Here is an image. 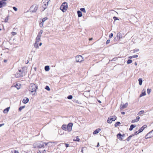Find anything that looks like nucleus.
Masks as SVG:
<instances>
[{
    "label": "nucleus",
    "mask_w": 153,
    "mask_h": 153,
    "mask_svg": "<svg viewBox=\"0 0 153 153\" xmlns=\"http://www.w3.org/2000/svg\"><path fill=\"white\" fill-rule=\"evenodd\" d=\"M67 125H63L62 126V128L64 130H67Z\"/></svg>",
    "instance_id": "aec40b11"
},
{
    "label": "nucleus",
    "mask_w": 153,
    "mask_h": 153,
    "mask_svg": "<svg viewBox=\"0 0 153 153\" xmlns=\"http://www.w3.org/2000/svg\"><path fill=\"white\" fill-rule=\"evenodd\" d=\"M140 117L139 116H137V117L136 118V119H134L132 120L131 121V123H134L135 122H137L139 121V119H140Z\"/></svg>",
    "instance_id": "f8f14e48"
},
{
    "label": "nucleus",
    "mask_w": 153,
    "mask_h": 153,
    "mask_svg": "<svg viewBox=\"0 0 153 153\" xmlns=\"http://www.w3.org/2000/svg\"><path fill=\"white\" fill-rule=\"evenodd\" d=\"M125 36L123 33H122L120 32L118 33L117 35V39L118 40H120V39H122L123 37H124Z\"/></svg>",
    "instance_id": "6e6552de"
},
{
    "label": "nucleus",
    "mask_w": 153,
    "mask_h": 153,
    "mask_svg": "<svg viewBox=\"0 0 153 153\" xmlns=\"http://www.w3.org/2000/svg\"><path fill=\"white\" fill-rule=\"evenodd\" d=\"M25 106H22L20 107L19 108V111H21L23 109L25 108Z\"/></svg>",
    "instance_id": "473e14b6"
},
{
    "label": "nucleus",
    "mask_w": 153,
    "mask_h": 153,
    "mask_svg": "<svg viewBox=\"0 0 153 153\" xmlns=\"http://www.w3.org/2000/svg\"><path fill=\"white\" fill-rule=\"evenodd\" d=\"M73 98V96L71 95H68L67 97V98L69 100H71Z\"/></svg>",
    "instance_id": "58836bf2"
},
{
    "label": "nucleus",
    "mask_w": 153,
    "mask_h": 153,
    "mask_svg": "<svg viewBox=\"0 0 153 153\" xmlns=\"http://www.w3.org/2000/svg\"><path fill=\"white\" fill-rule=\"evenodd\" d=\"M153 132V130L148 133L145 136L146 139H147L153 137V134L150 135Z\"/></svg>",
    "instance_id": "1a4fd4ad"
},
{
    "label": "nucleus",
    "mask_w": 153,
    "mask_h": 153,
    "mask_svg": "<svg viewBox=\"0 0 153 153\" xmlns=\"http://www.w3.org/2000/svg\"><path fill=\"white\" fill-rule=\"evenodd\" d=\"M136 126L133 125L131 124L130 126V128H129V130L130 131H132L133 129Z\"/></svg>",
    "instance_id": "6ab92c4d"
},
{
    "label": "nucleus",
    "mask_w": 153,
    "mask_h": 153,
    "mask_svg": "<svg viewBox=\"0 0 153 153\" xmlns=\"http://www.w3.org/2000/svg\"><path fill=\"white\" fill-rule=\"evenodd\" d=\"M45 89L48 91H50V89L48 85L46 86L45 87Z\"/></svg>",
    "instance_id": "f704fd0d"
},
{
    "label": "nucleus",
    "mask_w": 153,
    "mask_h": 153,
    "mask_svg": "<svg viewBox=\"0 0 153 153\" xmlns=\"http://www.w3.org/2000/svg\"><path fill=\"white\" fill-rule=\"evenodd\" d=\"M146 94L145 91H144L143 92H142L141 94H140V97H141L142 96H144L146 95Z\"/></svg>",
    "instance_id": "393cba45"
},
{
    "label": "nucleus",
    "mask_w": 153,
    "mask_h": 153,
    "mask_svg": "<svg viewBox=\"0 0 153 153\" xmlns=\"http://www.w3.org/2000/svg\"><path fill=\"white\" fill-rule=\"evenodd\" d=\"M44 23L42 22H41L39 24V26L40 27H42L43 26Z\"/></svg>",
    "instance_id": "a18cd8bd"
},
{
    "label": "nucleus",
    "mask_w": 153,
    "mask_h": 153,
    "mask_svg": "<svg viewBox=\"0 0 153 153\" xmlns=\"http://www.w3.org/2000/svg\"><path fill=\"white\" fill-rule=\"evenodd\" d=\"M121 114L123 115H124L125 114V112L124 111H122L121 112Z\"/></svg>",
    "instance_id": "bf43d9fd"
},
{
    "label": "nucleus",
    "mask_w": 153,
    "mask_h": 153,
    "mask_svg": "<svg viewBox=\"0 0 153 153\" xmlns=\"http://www.w3.org/2000/svg\"><path fill=\"white\" fill-rule=\"evenodd\" d=\"M99 144H100L99 143H98L97 145L96 146L97 147H98L99 146H100Z\"/></svg>",
    "instance_id": "680f3d73"
},
{
    "label": "nucleus",
    "mask_w": 153,
    "mask_h": 153,
    "mask_svg": "<svg viewBox=\"0 0 153 153\" xmlns=\"http://www.w3.org/2000/svg\"><path fill=\"white\" fill-rule=\"evenodd\" d=\"M113 19H114V21L119 20L118 18L116 16H114L113 17Z\"/></svg>",
    "instance_id": "79ce46f5"
},
{
    "label": "nucleus",
    "mask_w": 153,
    "mask_h": 153,
    "mask_svg": "<svg viewBox=\"0 0 153 153\" xmlns=\"http://www.w3.org/2000/svg\"><path fill=\"white\" fill-rule=\"evenodd\" d=\"M144 111H143V110H142V111H140L139 112V113H138V114H140V115H141V114H143V113H144Z\"/></svg>",
    "instance_id": "ea45409f"
},
{
    "label": "nucleus",
    "mask_w": 153,
    "mask_h": 153,
    "mask_svg": "<svg viewBox=\"0 0 153 153\" xmlns=\"http://www.w3.org/2000/svg\"><path fill=\"white\" fill-rule=\"evenodd\" d=\"M151 91V89L149 88H148L147 89V93L148 94H150Z\"/></svg>",
    "instance_id": "4c0bfd02"
},
{
    "label": "nucleus",
    "mask_w": 153,
    "mask_h": 153,
    "mask_svg": "<svg viewBox=\"0 0 153 153\" xmlns=\"http://www.w3.org/2000/svg\"><path fill=\"white\" fill-rule=\"evenodd\" d=\"M110 118L112 121H114L117 119V117L115 115L113 116Z\"/></svg>",
    "instance_id": "a211bd4d"
},
{
    "label": "nucleus",
    "mask_w": 153,
    "mask_h": 153,
    "mask_svg": "<svg viewBox=\"0 0 153 153\" xmlns=\"http://www.w3.org/2000/svg\"><path fill=\"white\" fill-rule=\"evenodd\" d=\"M128 106V103H126L125 104H121L120 109H123L126 108Z\"/></svg>",
    "instance_id": "9b49d317"
},
{
    "label": "nucleus",
    "mask_w": 153,
    "mask_h": 153,
    "mask_svg": "<svg viewBox=\"0 0 153 153\" xmlns=\"http://www.w3.org/2000/svg\"><path fill=\"white\" fill-rule=\"evenodd\" d=\"M6 3L3 1H0V8L3 7L5 6L6 5Z\"/></svg>",
    "instance_id": "9d476101"
},
{
    "label": "nucleus",
    "mask_w": 153,
    "mask_h": 153,
    "mask_svg": "<svg viewBox=\"0 0 153 153\" xmlns=\"http://www.w3.org/2000/svg\"><path fill=\"white\" fill-rule=\"evenodd\" d=\"M33 146L35 148H41L44 146V143L41 141H37L34 143Z\"/></svg>",
    "instance_id": "7ed1b4c3"
},
{
    "label": "nucleus",
    "mask_w": 153,
    "mask_h": 153,
    "mask_svg": "<svg viewBox=\"0 0 153 153\" xmlns=\"http://www.w3.org/2000/svg\"><path fill=\"white\" fill-rule=\"evenodd\" d=\"M75 102L76 103H78L79 104H81V103L79 101H78V100H75Z\"/></svg>",
    "instance_id": "603ef678"
},
{
    "label": "nucleus",
    "mask_w": 153,
    "mask_h": 153,
    "mask_svg": "<svg viewBox=\"0 0 153 153\" xmlns=\"http://www.w3.org/2000/svg\"><path fill=\"white\" fill-rule=\"evenodd\" d=\"M120 124V123L119 122H117L114 125V126L115 127H117L118 126H119Z\"/></svg>",
    "instance_id": "cd10ccee"
},
{
    "label": "nucleus",
    "mask_w": 153,
    "mask_h": 153,
    "mask_svg": "<svg viewBox=\"0 0 153 153\" xmlns=\"http://www.w3.org/2000/svg\"><path fill=\"white\" fill-rule=\"evenodd\" d=\"M11 153H19V152L17 151L13 150L11 151Z\"/></svg>",
    "instance_id": "e433bc0d"
},
{
    "label": "nucleus",
    "mask_w": 153,
    "mask_h": 153,
    "mask_svg": "<svg viewBox=\"0 0 153 153\" xmlns=\"http://www.w3.org/2000/svg\"><path fill=\"white\" fill-rule=\"evenodd\" d=\"M80 140V139L79 138L78 136H77L76 137V139L75 140H74L75 141H79Z\"/></svg>",
    "instance_id": "37998d69"
},
{
    "label": "nucleus",
    "mask_w": 153,
    "mask_h": 153,
    "mask_svg": "<svg viewBox=\"0 0 153 153\" xmlns=\"http://www.w3.org/2000/svg\"><path fill=\"white\" fill-rule=\"evenodd\" d=\"M40 38L36 37V41L35 42L38 43L40 41Z\"/></svg>",
    "instance_id": "c85d7f7f"
},
{
    "label": "nucleus",
    "mask_w": 153,
    "mask_h": 153,
    "mask_svg": "<svg viewBox=\"0 0 153 153\" xmlns=\"http://www.w3.org/2000/svg\"><path fill=\"white\" fill-rule=\"evenodd\" d=\"M147 127V126L146 125H143L142 127L144 128V129H145V128H146Z\"/></svg>",
    "instance_id": "13d9d810"
},
{
    "label": "nucleus",
    "mask_w": 153,
    "mask_h": 153,
    "mask_svg": "<svg viewBox=\"0 0 153 153\" xmlns=\"http://www.w3.org/2000/svg\"><path fill=\"white\" fill-rule=\"evenodd\" d=\"M13 9L16 11L18 10V9L15 7H13Z\"/></svg>",
    "instance_id": "8fccbe9b"
},
{
    "label": "nucleus",
    "mask_w": 153,
    "mask_h": 153,
    "mask_svg": "<svg viewBox=\"0 0 153 153\" xmlns=\"http://www.w3.org/2000/svg\"><path fill=\"white\" fill-rule=\"evenodd\" d=\"M25 67H23L21 69L19 70L18 72L15 75V77L19 78L25 76L27 73V71L25 70Z\"/></svg>",
    "instance_id": "f257e3e1"
},
{
    "label": "nucleus",
    "mask_w": 153,
    "mask_h": 153,
    "mask_svg": "<svg viewBox=\"0 0 153 153\" xmlns=\"http://www.w3.org/2000/svg\"><path fill=\"white\" fill-rule=\"evenodd\" d=\"M37 89V85L33 83H31L30 84L29 91L31 92V93H32L33 92H36Z\"/></svg>",
    "instance_id": "f03ea898"
},
{
    "label": "nucleus",
    "mask_w": 153,
    "mask_h": 153,
    "mask_svg": "<svg viewBox=\"0 0 153 153\" xmlns=\"http://www.w3.org/2000/svg\"><path fill=\"white\" fill-rule=\"evenodd\" d=\"M139 133V131H135L134 133V134H132V135H134H134H137V134H138L139 133Z\"/></svg>",
    "instance_id": "de8ad7c7"
},
{
    "label": "nucleus",
    "mask_w": 153,
    "mask_h": 153,
    "mask_svg": "<svg viewBox=\"0 0 153 153\" xmlns=\"http://www.w3.org/2000/svg\"><path fill=\"white\" fill-rule=\"evenodd\" d=\"M34 47L36 49L38 48H39L38 43L35 42V43H34Z\"/></svg>",
    "instance_id": "bb28decb"
},
{
    "label": "nucleus",
    "mask_w": 153,
    "mask_h": 153,
    "mask_svg": "<svg viewBox=\"0 0 153 153\" xmlns=\"http://www.w3.org/2000/svg\"><path fill=\"white\" fill-rule=\"evenodd\" d=\"M65 147L67 148L69 146V144L67 143H65Z\"/></svg>",
    "instance_id": "6e6d98bb"
},
{
    "label": "nucleus",
    "mask_w": 153,
    "mask_h": 153,
    "mask_svg": "<svg viewBox=\"0 0 153 153\" xmlns=\"http://www.w3.org/2000/svg\"><path fill=\"white\" fill-rule=\"evenodd\" d=\"M75 59L76 62H81L83 58L82 56L78 55L76 56Z\"/></svg>",
    "instance_id": "423d86ee"
},
{
    "label": "nucleus",
    "mask_w": 153,
    "mask_h": 153,
    "mask_svg": "<svg viewBox=\"0 0 153 153\" xmlns=\"http://www.w3.org/2000/svg\"><path fill=\"white\" fill-rule=\"evenodd\" d=\"M107 122L108 123H112V121L111 120V119L109 117L107 120Z\"/></svg>",
    "instance_id": "7c9ffc66"
},
{
    "label": "nucleus",
    "mask_w": 153,
    "mask_h": 153,
    "mask_svg": "<svg viewBox=\"0 0 153 153\" xmlns=\"http://www.w3.org/2000/svg\"><path fill=\"white\" fill-rule=\"evenodd\" d=\"M4 62H7V60L6 59H4Z\"/></svg>",
    "instance_id": "0e129e2a"
},
{
    "label": "nucleus",
    "mask_w": 153,
    "mask_h": 153,
    "mask_svg": "<svg viewBox=\"0 0 153 153\" xmlns=\"http://www.w3.org/2000/svg\"><path fill=\"white\" fill-rule=\"evenodd\" d=\"M38 7V5H33L32 6L30 9L32 13H34L36 12Z\"/></svg>",
    "instance_id": "39448f33"
},
{
    "label": "nucleus",
    "mask_w": 153,
    "mask_h": 153,
    "mask_svg": "<svg viewBox=\"0 0 153 153\" xmlns=\"http://www.w3.org/2000/svg\"><path fill=\"white\" fill-rule=\"evenodd\" d=\"M117 137L119 139L122 140L123 138H122V134L120 133H119L117 135Z\"/></svg>",
    "instance_id": "ddd939ff"
},
{
    "label": "nucleus",
    "mask_w": 153,
    "mask_h": 153,
    "mask_svg": "<svg viewBox=\"0 0 153 153\" xmlns=\"http://www.w3.org/2000/svg\"><path fill=\"white\" fill-rule=\"evenodd\" d=\"M134 136V135H131L130 136H129L126 139V140L127 141H129L131 139V138Z\"/></svg>",
    "instance_id": "b1692460"
},
{
    "label": "nucleus",
    "mask_w": 153,
    "mask_h": 153,
    "mask_svg": "<svg viewBox=\"0 0 153 153\" xmlns=\"http://www.w3.org/2000/svg\"><path fill=\"white\" fill-rule=\"evenodd\" d=\"M130 59H128V60L127 61V64H130L132 62V61Z\"/></svg>",
    "instance_id": "2f4dec72"
},
{
    "label": "nucleus",
    "mask_w": 153,
    "mask_h": 153,
    "mask_svg": "<svg viewBox=\"0 0 153 153\" xmlns=\"http://www.w3.org/2000/svg\"><path fill=\"white\" fill-rule=\"evenodd\" d=\"M41 35H42L41 34H40L39 33H38V35H37V37H38L40 38L41 37Z\"/></svg>",
    "instance_id": "864d4df0"
},
{
    "label": "nucleus",
    "mask_w": 153,
    "mask_h": 153,
    "mask_svg": "<svg viewBox=\"0 0 153 153\" xmlns=\"http://www.w3.org/2000/svg\"><path fill=\"white\" fill-rule=\"evenodd\" d=\"M4 123H3V124H0V127L2 126H4Z\"/></svg>",
    "instance_id": "052dcab7"
},
{
    "label": "nucleus",
    "mask_w": 153,
    "mask_h": 153,
    "mask_svg": "<svg viewBox=\"0 0 153 153\" xmlns=\"http://www.w3.org/2000/svg\"><path fill=\"white\" fill-rule=\"evenodd\" d=\"M9 17V16H7L5 18V19L4 20V22H7L8 21V18Z\"/></svg>",
    "instance_id": "a19ab883"
},
{
    "label": "nucleus",
    "mask_w": 153,
    "mask_h": 153,
    "mask_svg": "<svg viewBox=\"0 0 153 153\" xmlns=\"http://www.w3.org/2000/svg\"><path fill=\"white\" fill-rule=\"evenodd\" d=\"M144 129L142 127L138 130L139 133H141L144 130Z\"/></svg>",
    "instance_id": "72a5a7b5"
},
{
    "label": "nucleus",
    "mask_w": 153,
    "mask_h": 153,
    "mask_svg": "<svg viewBox=\"0 0 153 153\" xmlns=\"http://www.w3.org/2000/svg\"><path fill=\"white\" fill-rule=\"evenodd\" d=\"M73 124L72 123H69L67 125V130L68 131H71L72 129V127Z\"/></svg>",
    "instance_id": "0eeeda50"
},
{
    "label": "nucleus",
    "mask_w": 153,
    "mask_h": 153,
    "mask_svg": "<svg viewBox=\"0 0 153 153\" xmlns=\"http://www.w3.org/2000/svg\"><path fill=\"white\" fill-rule=\"evenodd\" d=\"M125 134H122V137H123L125 136Z\"/></svg>",
    "instance_id": "338daca9"
},
{
    "label": "nucleus",
    "mask_w": 153,
    "mask_h": 153,
    "mask_svg": "<svg viewBox=\"0 0 153 153\" xmlns=\"http://www.w3.org/2000/svg\"><path fill=\"white\" fill-rule=\"evenodd\" d=\"M42 42H40V43H39V46H41V45H42Z\"/></svg>",
    "instance_id": "e2e57ef3"
},
{
    "label": "nucleus",
    "mask_w": 153,
    "mask_h": 153,
    "mask_svg": "<svg viewBox=\"0 0 153 153\" xmlns=\"http://www.w3.org/2000/svg\"><path fill=\"white\" fill-rule=\"evenodd\" d=\"M68 6L67 3L65 2L62 4L60 7V9L63 12H65L67 10Z\"/></svg>",
    "instance_id": "20e7f679"
},
{
    "label": "nucleus",
    "mask_w": 153,
    "mask_h": 153,
    "mask_svg": "<svg viewBox=\"0 0 153 153\" xmlns=\"http://www.w3.org/2000/svg\"><path fill=\"white\" fill-rule=\"evenodd\" d=\"M77 13L78 17H80L82 16V13L80 11L78 10Z\"/></svg>",
    "instance_id": "f3484780"
},
{
    "label": "nucleus",
    "mask_w": 153,
    "mask_h": 153,
    "mask_svg": "<svg viewBox=\"0 0 153 153\" xmlns=\"http://www.w3.org/2000/svg\"><path fill=\"white\" fill-rule=\"evenodd\" d=\"M26 99H24L22 101V102L25 104L27 103L29 101V99L27 98H26Z\"/></svg>",
    "instance_id": "dca6fc26"
},
{
    "label": "nucleus",
    "mask_w": 153,
    "mask_h": 153,
    "mask_svg": "<svg viewBox=\"0 0 153 153\" xmlns=\"http://www.w3.org/2000/svg\"><path fill=\"white\" fill-rule=\"evenodd\" d=\"M11 33L12 35L14 36L16 34V33L14 32H12Z\"/></svg>",
    "instance_id": "3c124183"
},
{
    "label": "nucleus",
    "mask_w": 153,
    "mask_h": 153,
    "mask_svg": "<svg viewBox=\"0 0 153 153\" xmlns=\"http://www.w3.org/2000/svg\"><path fill=\"white\" fill-rule=\"evenodd\" d=\"M113 34L112 33H111L110 35H109V39L111 38L113 36Z\"/></svg>",
    "instance_id": "49530a36"
},
{
    "label": "nucleus",
    "mask_w": 153,
    "mask_h": 153,
    "mask_svg": "<svg viewBox=\"0 0 153 153\" xmlns=\"http://www.w3.org/2000/svg\"><path fill=\"white\" fill-rule=\"evenodd\" d=\"M48 18L47 17L44 18L42 20V22H44L46 20L48 19Z\"/></svg>",
    "instance_id": "c9c22d12"
},
{
    "label": "nucleus",
    "mask_w": 153,
    "mask_h": 153,
    "mask_svg": "<svg viewBox=\"0 0 153 153\" xmlns=\"http://www.w3.org/2000/svg\"><path fill=\"white\" fill-rule=\"evenodd\" d=\"M98 101L100 103H101V101L100 100H98Z\"/></svg>",
    "instance_id": "774afa93"
},
{
    "label": "nucleus",
    "mask_w": 153,
    "mask_h": 153,
    "mask_svg": "<svg viewBox=\"0 0 153 153\" xmlns=\"http://www.w3.org/2000/svg\"><path fill=\"white\" fill-rule=\"evenodd\" d=\"M110 42V39H108L106 42V44L107 45Z\"/></svg>",
    "instance_id": "09e8293b"
},
{
    "label": "nucleus",
    "mask_w": 153,
    "mask_h": 153,
    "mask_svg": "<svg viewBox=\"0 0 153 153\" xmlns=\"http://www.w3.org/2000/svg\"><path fill=\"white\" fill-rule=\"evenodd\" d=\"M138 57V55H134L132 56H130L129 57V58L130 59H131L132 58H137Z\"/></svg>",
    "instance_id": "a878e982"
},
{
    "label": "nucleus",
    "mask_w": 153,
    "mask_h": 153,
    "mask_svg": "<svg viewBox=\"0 0 153 153\" xmlns=\"http://www.w3.org/2000/svg\"><path fill=\"white\" fill-rule=\"evenodd\" d=\"M10 108V107H7L3 111V112L4 114L7 113L8 112L9 109Z\"/></svg>",
    "instance_id": "2eb2a0df"
},
{
    "label": "nucleus",
    "mask_w": 153,
    "mask_h": 153,
    "mask_svg": "<svg viewBox=\"0 0 153 153\" xmlns=\"http://www.w3.org/2000/svg\"><path fill=\"white\" fill-rule=\"evenodd\" d=\"M134 51L133 52L135 53V52H137L139 51V49H135L133 50Z\"/></svg>",
    "instance_id": "c03bdc74"
},
{
    "label": "nucleus",
    "mask_w": 153,
    "mask_h": 153,
    "mask_svg": "<svg viewBox=\"0 0 153 153\" xmlns=\"http://www.w3.org/2000/svg\"><path fill=\"white\" fill-rule=\"evenodd\" d=\"M134 65H137V63L136 62H135L134 63Z\"/></svg>",
    "instance_id": "69168bd1"
},
{
    "label": "nucleus",
    "mask_w": 153,
    "mask_h": 153,
    "mask_svg": "<svg viewBox=\"0 0 153 153\" xmlns=\"http://www.w3.org/2000/svg\"><path fill=\"white\" fill-rule=\"evenodd\" d=\"M138 81H139V84L140 85H142V82H143V80L142 78H139L138 79Z\"/></svg>",
    "instance_id": "5701e85b"
},
{
    "label": "nucleus",
    "mask_w": 153,
    "mask_h": 153,
    "mask_svg": "<svg viewBox=\"0 0 153 153\" xmlns=\"http://www.w3.org/2000/svg\"><path fill=\"white\" fill-rule=\"evenodd\" d=\"M43 30H41L39 32V33H40V34H42L43 33Z\"/></svg>",
    "instance_id": "5fc2aeb1"
},
{
    "label": "nucleus",
    "mask_w": 153,
    "mask_h": 153,
    "mask_svg": "<svg viewBox=\"0 0 153 153\" xmlns=\"http://www.w3.org/2000/svg\"><path fill=\"white\" fill-rule=\"evenodd\" d=\"M44 143V144H45V146H47V145L49 144L50 143V142H48V143Z\"/></svg>",
    "instance_id": "4d7b16f0"
},
{
    "label": "nucleus",
    "mask_w": 153,
    "mask_h": 153,
    "mask_svg": "<svg viewBox=\"0 0 153 153\" xmlns=\"http://www.w3.org/2000/svg\"><path fill=\"white\" fill-rule=\"evenodd\" d=\"M80 11L82 12H83L84 13H86V10L84 8H81L80 9Z\"/></svg>",
    "instance_id": "c756f323"
},
{
    "label": "nucleus",
    "mask_w": 153,
    "mask_h": 153,
    "mask_svg": "<svg viewBox=\"0 0 153 153\" xmlns=\"http://www.w3.org/2000/svg\"><path fill=\"white\" fill-rule=\"evenodd\" d=\"M14 87H15L17 88V89H19L20 88V84H18L17 83L15 85H14Z\"/></svg>",
    "instance_id": "412c9836"
},
{
    "label": "nucleus",
    "mask_w": 153,
    "mask_h": 153,
    "mask_svg": "<svg viewBox=\"0 0 153 153\" xmlns=\"http://www.w3.org/2000/svg\"><path fill=\"white\" fill-rule=\"evenodd\" d=\"M101 130L100 128H98V129H96L93 132L94 134H98L99 132Z\"/></svg>",
    "instance_id": "4468645a"
},
{
    "label": "nucleus",
    "mask_w": 153,
    "mask_h": 153,
    "mask_svg": "<svg viewBox=\"0 0 153 153\" xmlns=\"http://www.w3.org/2000/svg\"><path fill=\"white\" fill-rule=\"evenodd\" d=\"M50 69V67L48 65L46 66L45 67V71H48Z\"/></svg>",
    "instance_id": "4be33fe9"
}]
</instances>
